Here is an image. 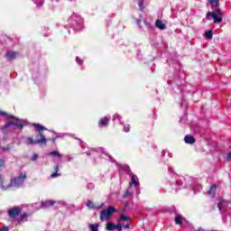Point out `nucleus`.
Here are the masks:
<instances>
[{
    "label": "nucleus",
    "instance_id": "obj_7",
    "mask_svg": "<svg viewBox=\"0 0 231 231\" xmlns=\"http://www.w3.org/2000/svg\"><path fill=\"white\" fill-rule=\"evenodd\" d=\"M86 207H88V208H89L90 210H99V208H102V207H104V203L102 204H96L95 202L91 201L90 199H88L86 202Z\"/></svg>",
    "mask_w": 231,
    "mask_h": 231
},
{
    "label": "nucleus",
    "instance_id": "obj_29",
    "mask_svg": "<svg viewBox=\"0 0 231 231\" xmlns=\"http://www.w3.org/2000/svg\"><path fill=\"white\" fill-rule=\"evenodd\" d=\"M130 130H131V127L129 125L124 127L125 133H129Z\"/></svg>",
    "mask_w": 231,
    "mask_h": 231
},
{
    "label": "nucleus",
    "instance_id": "obj_23",
    "mask_svg": "<svg viewBox=\"0 0 231 231\" xmlns=\"http://www.w3.org/2000/svg\"><path fill=\"white\" fill-rule=\"evenodd\" d=\"M208 1L212 5V6H215L216 8L219 6V0H208Z\"/></svg>",
    "mask_w": 231,
    "mask_h": 231
},
{
    "label": "nucleus",
    "instance_id": "obj_24",
    "mask_svg": "<svg viewBox=\"0 0 231 231\" xmlns=\"http://www.w3.org/2000/svg\"><path fill=\"white\" fill-rule=\"evenodd\" d=\"M223 205H225V200H221L220 202H218L217 208L221 210V208H223Z\"/></svg>",
    "mask_w": 231,
    "mask_h": 231
},
{
    "label": "nucleus",
    "instance_id": "obj_39",
    "mask_svg": "<svg viewBox=\"0 0 231 231\" xmlns=\"http://www.w3.org/2000/svg\"><path fill=\"white\" fill-rule=\"evenodd\" d=\"M129 227H130V225H129V223H127V224L125 226V228L129 229Z\"/></svg>",
    "mask_w": 231,
    "mask_h": 231
},
{
    "label": "nucleus",
    "instance_id": "obj_3",
    "mask_svg": "<svg viewBox=\"0 0 231 231\" xmlns=\"http://www.w3.org/2000/svg\"><path fill=\"white\" fill-rule=\"evenodd\" d=\"M207 17H212L215 24H220V23H223V11L216 9L215 12H208Z\"/></svg>",
    "mask_w": 231,
    "mask_h": 231
},
{
    "label": "nucleus",
    "instance_id": "obj_27",
    "mask_svg": "<svg viewBox=\"0 0 231 231\" xmlns=\"http://www.w3.org/2000/svg\"><path fill=\"white\" fill-rule=\"evenodd\" d=\"M37 158H39V155L37 153H34L32 155V157L31 158L32 162H35V160H37Z\"/></svg>",
    "mask_w": 231,
    "mask_h": 231
},
{
    "label": "nucleus",
    "instance_id": "obj_12",
    "mask_svg": "<svg viewBox=\"0 0 231 231\" xmlns=\"http://www.w3.org/2000/svg\"><path fill=\"white\" fill-rule=\"evenodd\" d=\"M184 142L186 143H189V144H192V143H196V139L194 138V136L192 135H186L184 137Z\"/></svg>",
    "mask_w": 231,
    "mask_h": 231
},
{
    "label": "nucleus",
    "instance_id": "obj_14",
    "mask_svg": "<svg viewBox=\"0 0 231 231\" xmlns=\"http://www.w3.org/2000/svg\"><path fill=\"white\" fill-rule=\"evenodd\" d=\"M5 57L10 59L11 60H14V59H15L17 57V52H15V51H8L5 54Z\"/></svg>",
    "mask_w": 231,
    "mask_h": 231
},
{
    "label": "nucleus",
    "instance_id": "obj_15",
    "mask_svg": "<svg viewBox=\"0 0 231 231\" xmlns=\"http://www.w3.org/2000/svg\"><path fill=\"white\" fill-rule=\"evenodd\" d=\"M106 229L108 231L116 230V225L113 224V222L106 223Z\"/></svg>",
    "mask_w": 231,
    "mask_h": 231
},
{
    "label": "nucleus",
    "instance_id": "obj_31",
    "mask_svg": "<svg viewBox=\"0 0 231 231\" xmlns=\"http://www.w3.org/2000/svg\"><path fill=\"white\" fill-rule=\"evenodd\" d=\"M10 125H15V123L14 122H8L6 125H5V127H10Z\"/></svg>",
    "mask_w": 231,
    "mask_h": 231
},
{
    "label": "nucleus",
    "instance_id": "obj_16",
    "mask_svg": "<svg viewBox=\"0 0 231 231\" xmlns=\"http://www.w3.org/2000/svg\"><path fill=\"white\" fill-rule=\"evenodd\" d=\"M55 172L51 175V178H59L60 176V173H59V164L54 167Z\"/></svg>",
    "mask_w": 231,
    "mask_h": 231
},
{
    "label": "nucleus",
    "instance_id": "obj_32",
    "mask_svg": "<svg viewBox=\"0 0 231 231\" xmlns=\"http://www.w3.org/2000/svg\"><path fill=\"white\" fill-rule=\"evenodd\" d=\"M136 24H138L139 28H142V20H136Z\"/></svg>",
    "mask_w": 231,
    "mask_h": 231
},
{
    "label": "nucleus",
    "instance_id": "obj_9",
    "mask_svg": "<svg viewBox=\"0 0 231 231\" xmlns=\"http://www.w3.org/2000/svg\"><path fill=\"white\" fill-rule=\"evenodd\" d=\"M110 121L111 119L107 116L100 118L98 121V127H107V125H109Z\"/></svg>",
    "mask_w": 231,
    "mask_h": 231
},
{
    "label": "nucleus",
    "instance_id": "obj_30",
    "mask_svg": "<svg viewBox=\"0 0 231 231\" xmlns=\"http://www.w3.org/2000/svg\"><path fill=\"white\" fill-rule=\"evenodd\" d=\"M116 228L118 231H122V224H117V225H116Z\"/></svg>",
    "mask_w": 231,
    "mask_h": 231
},
{
    "label": "nucleus",
    "instance_id": "obj_21",
    "mask_svg": "<svg viewBox=\"0 0 231 231\" xmlns=\"http://www.w3.org/2000/svg\"><path fill=\"white\" fill-rule=\"evenodd\" d=\"M118 221H131V217L122 214L120 215Z\"/></svg>",
    "mask_w": 231,
    "mask_h": 231
},
{
    "label": "nucleus",
    "instance_id": "obj_5",
    "mask_svg": "<svg viewBox=\"0 0 231 231\" xmlns=\"http://www.w3.org/2000/svg\"><path fill=\"white\" fill-rule=\"evenodd\" d=\"M26 173H21L19 177L11 179L12 187H21L26 180Z\"/></svg>",
    "mask_w": 231,
    "mask_h": 231
},
{
    "label": "nucleus",
    "instance_id": "obj_35",
    "mask_svg": "<svg viewBox=\"0 0 231 231\" xmlns=\"http://www.w3.org/2000/svg\"><path fill=\"white\" fill-rule=\"evenodd\" d=\"M138 6H143V3L142 1L138 2Z\"/></svg>",
    "mask_w": 231,
    "mask_h": 231
},
{
    "label": "nucleus",
    "instance_id": "obj_40",
    "mask_svg": "<svg viewBox=\"0 0 231 231\" xmlns=\"http://www.w3.org/2000/svg\"><path fill=\"white\" fill-rule=\"evenodd\" d=\"M125 207H127V204H125Z\"/></svg>",
    "mask_w": 231,
    "mask_h": 231
},
{
    "label": "nucleus",
    "instance_id": "obj_19",
    "mask_svg": "<svg viewBox=\"0 0 231 231\" xmlns=\"http://www.w3.org/2000/svg\"><path fill=\"white\" fill-rule=\"evenodd\" d=\"M48 156H55L56 158H62V155H60V152L58 151H53L48 153Z\"/></svg>",
    "mask_w": 231,
    "mask_h": 231
},
{
    "label": "nucleus",
    "instance_id": "obj_22",
    "mask_svg": "<svg viewBox=\"0 0 231 231\" xmlns=\"http://www.w3.org/2000/svg\"><path fill=\"white\" fill-rule=\"evenodd\" d=\"M206 39H212L214 32H212V30L206 31L205 32Z\"/></svg>",
    "mask_w": 231,
    "mask_h": 231
},
{
    "label": "nucleus",
    "instance_id": "obj_26",
    "mask_svg": "<svg viewBox=\"0 0 231 231\" xmlns=\"http://www.w3.org/2000/svg\"><path fill=\"white\" fill-rule=\"evenodd\" d=\"M129 196H131V191H129V189H127L125 194H124V198H129Z\"/></svg>",
    "mask_w": 231,
    "mask_h": 231
},
{
    "label": "nucleus",
    "instance_id": "obj_20",
    "mask_svg": "<svg viewBox=\"0 0 231 231\" xmlns=\"http://www.w3.org/2000/svg\"><path fill=\"white\" fill-rule=\"evenodd\" d=\"M98 226H100L99 224H89L88 228H90L91 231H98Z\"/></svg>",
    "mask_w": 231,
    "mask_h": 231
},
{
    "label": "nucleus",
    "instance_id": "obj_8",
    "mask_svg": "<svg viewBox=\"0 0 231 231\" xmlns=\"http://www.w3.org/2000/svg\"><path fill=\"white\" fill-rule=\"evenodd\" d=\"M30 215L29 213L27 212H23V213H20V216L19 217L16 219V223H26L28 221V218L30 217Z\"/></svg>",
    "mask_w": 231,
    "mask_h": 231
},
{
    "label": "nucleus",
    "instance_id": "obj_13",
    "mask_svg": "<svg viewBox=\"0 0 231 231\" xmlns=\"http://www.w3.org/2000/svg\"><path fill=\"white\" fill-rule=\"evenodd\" d=\"M155 26L156 28H159V30H165V28H167L165 23H163V22H162L161 20H156Z\"/></svg>",
    "mask_w": 231,
    "mask_h": 231
},
{
    "label": "nucleus",
    "instance_id": "obj_1",
    "mask_svg": "<svg viewBox=\"0 0 231 231\" xmlns=\"http://www.w3.org/2000/svg\"><path fill=\"white\" fill-rule=\"evenodd\" d=\"M33 127L38 129L39 132V139L33 140L32 137H27V145H32V143H38L39 145H46L48 143V139H46V135H44V131H48V128H45L41 124H33Z\"/></svg>",
    "mask_w": 231,
    "mask_h": 231
},
{
    "label": "nucleus",
    "instance_id": "obj_38",
    "mask_svg": "<svg viewBox=\"0 0 231 231\" xmlns=\"http://www.w3.org/2000/svg\"><path fill=\"white\" fill-rule=\"evenodd\" d=\"M18 127H20V129H23V127H24V125L20 124V125H18Z\"/></svg>",
    "mask_w": 231,
    "mask_h": 231
},
{
    "label": "nucleus",
    "instance_id": "obj_4",
    "mask_svg": "<svg viewBox=\"0 0 231 231\" xmlns=\"http://www.w3.org/2000/svg\"><path fill=\"white\" fill-rule=\"evenodd\" d=\"M22 210L23 208H21L20 207L10 208L7 211L9 218L13 219V221H17V219L19 218L17 217L21 215Z\"/></svg>",
    "mask_w": 231,
    "mask_h": 231
},
{
    "label": "nucleus",
    "instance_id": "obj_17",
    "mask_svg": "<svg viewBox=\"0 0 231 231\" xmlns=\"http://www.w3.org/2000/svg\"><path fill=\"white\" fill-rule=\"evenodd\" d=\"M132 175V181L130 182V185H134V187H138L139 183L136 180V175L131 173Z\"/></svg>",
    "mask_w": 231,
    "mask_h": 231
},
{
    "label": "nucleus",
    "instance_id": "obj_10",
    "mask_svg": "<svg viewBox=\"0 0 231 231\" xmlns=\"http://www.w3.org/2000/svg\"><path fill=\"white\" fill-rule=\"evenodd\" d=\"M55 203H57V201L47 199V200L42 202V208H50V207H53L55 205Z\"/></svg>",
    "mask_w": 231,
    "mask_h": 231
},
{
    "label": "nucleus",
    "instance_id": "obj_18",
    "mask_svg": "<svg viewBox=\"0 0 231 231\" xmlns=\"http://www.w3.org/2000/svg\"><path fill=\"white\" fill-rule=\"evenodd\" d=\"M175 225H183V218L181 215H177L175 217Z\"/></svg>",
    "mask_w": 231,
    "mask_h": 231
},
{
    "label": "nucleus",
    "instance_id": "obj_6",
    "mask_svg": "<svg viewBox=\"0 0 231 231\" xmlns=\"http://www.w3.org/2000/svg\"><path fill=\"white\" fill-rule=\"evenodd\" d=\"M10 188H12V180L8 182L5 176L0 174V189H2V190H8Z\"/></svg>",
    "mask_w": 231,
    "mask_h": 231
},
{
    "label": "nucleus",
    "instance_id": "obj_2",
    "mask_svg": "<svg viewBox=\"0 0 231 231\" xmlns=\"http://www.w3.org/2000/svg\"><path fill=\"white\" fill-rule=\"evenodd\" d=\"M116 212V208L113 206H109L106 209L100 211L99 219L100 221H109L113 217V213Z\"/></svg>",
    "mask_w": 231,
    "mask_h": 231
},
{
    "label": "nucleus",
    "instance_id": "obj_33",
    "mask_svg": "<svg viewBox=\"0 0 231 231\" xmlns=\"http://www.w3.org/2000/svg\"><path fill=\"white\" fill-rule=\"evenodd\" d=\"M143 23L145 24V26H146L147 28H149L150 24L147 23V21H146V20L143 21Z\"/></svg>",
    "mask_w": 231,
    "mask_h": 231
},
{
    "label": "nucleus",
    "instance_id": "obj_37",
    "mask_svg": "<svg viewBox=\"0 0 231 231\" xmlns=\"http://www.w3.org/2000/svg\"><path fill=\"white\" fill-rule=\"evenodd\" d=\"M57 140V137H53L52 139H51V141L55 143V141Z\"/></svg>",
    "mask_w": 231,
    "mask_h": 231
},
{
    "label": "nucleus",
    "instance_id": "obj_11",
    "mask_svg": "<svg viewBox=\"0 0 231 231\" xmlns=\"http://www.w3.org/2000/svg\"><path fill=\"white\" fill-rule=\"evenodd\" d=\"M217 189V185L216 184H212L211 187L209 188V190L208 192V196H210V198H216V189Z\"/></svg>",
    "mask_w": 231,
    "mask_h": 231
},
{
    "label": "nucleus",
    "instance_id": "obj_25",
    "mask_svg": "<svg viewBox=\"0 0 231 231\" xmlns=\"http://www.w3.org/2000/svg\"><path fill=\"white\" fill-rule=\"evenodd\" d=\"M122 119V116H120V115H118V114H115L114 115V117H113V120L115 121V120H121Z\"/></svg>",
    "mask_w": 231,
    "mask_h": 231
},
{
    "label": "nucleus",
    "instance_id": "obj_28",
    "mask_svg": "<svg viewBox=\"0 0 231 231\" xmlns=\"http://www.w3.org/2000/svg\"><path fill=\"white\" fill-rule=\"evenodd\" d=\"M2 151H10V144H7L5 147H2Z\"/></svg>",
    "mask_w": 231,
    "mask_h": 231
},
{
    "label": "nucleus",
    "instance_id": "obj_34",
    "mask_svg": "<svg viewBox=\"0 0 231 231\" xmlns=\"http://www.w3.org/2000/svg\"><path fill=\"white\" fill-rule=\"evenodd\" d=\"M0 115H2V116H6V112L0 111Z\"/></svg>",
    "mask_w": 231,
    "mask_h": 231
},
{
    "label": "nucleus",
    "instance_id": "obj_36",
    "mask_svg": "<svg viewBox=\"0 0 231 231\" xmlns=\"http://www.w3.org/2000/svg\"><path fill=\"white\" fill-rule=\"evenodd\" d=\"M226 158H227L228 160H231V152L227 153Z\"/></svg>",
    "mask_w": 231,
    "mask_h": 231
}]
</instances>
